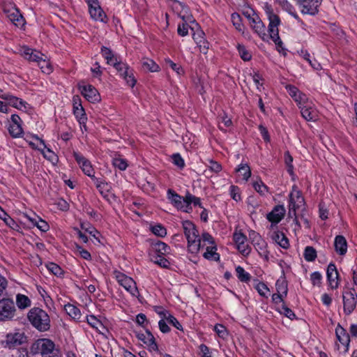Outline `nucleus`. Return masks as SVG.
<instances>
[{"mask_svg": "<svg viewBox=\"0 0 357 357\" xmlns=\"http://www.w3.org/2000/svg\"><path fill=\"white\" fill-rule=\"evenodd\" d=\"M263 9L268 20V32L266 33V28L260 17L253 13L252 15H246L245 16L249 20L252 29L256 32L263 40H267L270 38L277 46L278 50L282 52L283 54H286L287 49L284 48L283 43L279 36L278 26L280 24V19L279 16L274 13L273 9L271 4L265 3Z\"/></svg>", "mask_w": 357, "mask_h": 357, "instance_id": "1", "label": "nucleus"}, {"mask_svg": "<svg viewBox=\"0 0 357 357\" xmlns=\"http://www.w3.org/2000/svg\"><path fill=\"white\" fill-rule=\"evenodd\" d=\"M167 198L169 202L178 210L190 213L192 211V206H199L203 208L200 214V218L204 222L208 220V211L204 208L201 199L189 192H187L184 197L181 196L172 189H168L167 191Z\"/></svg>", "mask_w": 357, "mask_h": 357, "instance_id": "2", "label": "nucleus"}, {"mask_svg": "<svg viewBox=\"0 0 357 357\" xmlns=\"http://www.w3.org/2000/svg\"><path fill=\"white\" fill-rule=\"evenodd\" d=\"M182 227L188 242V250L190 252L197 254L201 248H204L206 245V243H213L212 236L206 232L200 236L196 225L192 222L190 220L183 221Z\"/></svg>", "mask_w": 357, "mask_h": 357, "instance_id": "3", "label": "nucleus"}, {"mask_svg": "<svg viewBox=\"0 0 357 357\" xmlns=\"http://www.w3.org/2000/svg\"><path fill=\"white\" fill-rule=\"evenodd\" d=\"M182 227L188 242V250L190 252L197 254L201 248H204L206 245V243H213L212 236L206 232L200 236L196 225L192 222L190 220L183 221Z\"/></svg>", "mask_w": 357, "mask_h": 357, "instance_id": "4", "label": "nucleus"}, {"mask_svg": "<svg viewBox=\"0 0 357 357\" xmlns=\"http://www.w3.org/2000/svg\"><path fill=\"white\" fill-rule=\"evenodd\" d=\"M31 351L34 355L41 357H60L59 349L56 348L54 342L48 338L36 340L31 347Z\"/></svg>", "mask_w": 357, "mask_h": 357, "instance_id": "5", "label": "nucleus"}, {"mask_svg": "<svg viewBox=\"0 0 357 357\" xmlns=\"http://www.w3.org/2000/svg\"><path fill=\"white\" fill-rule=\"evenodd\" d=\"M27 317L31 324L40 332L50 330L51 321L47 312L40 308L33 307L28 312Z\"/></svg>", "mask_w": 357, "mask_h": 357, "instance_id": "6", "label": "nucleus"}, {"mask_svg": "<svg viewBox=\"0 0 357 357\" xmlns=\"http://www.w3.org/2000/svg\"><path fill=\"white\" fill-rule=\"evenodd\" d=\"M112 275L118 284L121 286L128 294H130L132 297H139L140 294L137 288V283L132 278L118 270L113 271Z\"/></svg>", "mask_w": 357, "mask_h": 357, "instance_id": "7", "label": "nucleus"}, {"mask_svg": "<svg viewBox=\"0 0 357 357\" xmlns=\"http://www.w3.org/2000/svg\"><path fill=\"white\" fill-rule=\"evenodd\" d=\"M249 238L259 256L268 261L269 259V252L267 250L268 245L266 241L259 233L254 230L249 232Z\"/></svg>", "mask_w": 357, "mask_h": 357, "instance_id": "8", "label": "nucleus"}, {"mask_svg": "<svg viewBox=\"0 0 357 357\" xmlns=\"http://www.w3.org/2000/svg\"><path fill=\"white\" fill-rule=\"evenodd\" d=\"M303 15L315 16L319 13L323 0H295Z\"/></svg>", "mask_w": 357, "mask_h": 357, "instance_id": "9", "label": "nucleus"}, {"mask_svg": "<svg viewBox=\"0 0 357 357\" xmlns=\"http://www.w3.org/2000/svg\"><path fill=\"white\" fill-rule=\"evenodd\" d=\"M343 310L346 315H350L357 305V293L354 289H347L342 291Z\"/></svg>", "mask_w": 357, "mask_h": 357, "instance_id": "10", "label": "nucleus"}, {"mask_svg": "<svg viewBox=\"0 0 357 357\" xmlns=\"http://www.w3.org/2000/svg\"><path fill=\"white\" fill-rule=\"evenodd\" d=\"M304 203L305 200L301 191L296 185H294L289 194V213L295 215L296 210L304 205Z\"/></svg>", "mask_w": 357, "mask_h": 357, "instance_id": "11", "label": "nucleus"}, {"mask_svg": "<svg viewBox=\"0 0 357 357\" xmlns=\"http://www.w3.org/2000/svg\"><path fill=\"white\" fill-rule=\"evenodd\" d=\"M26 340V337L24 333L20 331L8 333L3 340H2V345L4 348L15 349L17 347L22 344Z\"/></svg>", "mask_w": 357, "mask_h": 357, "instance_id": "12", "label": "nucleus"}, {"mask_svg": "<svg viewBox=\"0 0 357 357\" xmlns=\"http://www.w3.org/2000/svg\"><path fill=\"white\" fill-rule=\"evenodd\" d=\"M15 306L10 298L0 300V321L12 319L15 315Z\"/></svg>", "mask_w": 357, "mask_h": 357, "instance_id": "13", "label": "nucleus"}, {"mask_svg": "<svg viewBox=\"0 0 357 357\" xmlns=\"http://www.w3.org/2000/svg\"><path fill=\"white\" fill-rule=\"evenodd\" d=\"M92 181H93L99 193L105 200L111 202L112 199L115 198L114 195L111 192V185L105 179L95 176L92 178Z\"/></svg>", "mask_w": 357, "mask_h": 357, "instance_id": "14", "label": "nucleus"}, {"mask_svg": "<svg viewBox=\"0 0 357 357\" xmlns=\"http://www.w3.org/2000/svg\"><path fill=\"white\" fill-rule=\"evenodd\" d=\"M89 12L94 20L103 23L107 22V15L100 6L97 0H88Z\"/></svg>", "mask_w": 357, "mask_h": 357, "instance_id": "15", "label": "nucleus"}, {"mask_svg": "<svg viewBox=\"0 0 357 357\" xmlns=\"http://www.w3.org/2000/svg\"><path fill=\"white\" fill-rule=\"evenodd\" d=\"M302 117L307 121H316L319 117V112L314 104L309 100L299 107Z\"/></svg>", "mask_w": 357, "mask_h": 357, "instance_id": "16", "label": "nucleus"}, {"mask_svg": "<svg viewBox=\"0 0 357 357\" xmlns=\"http://www.w3.org/2000/svg\"><path fill=\"white\" fill-rule=\"evenodd\" d=\"M73 156L77 164L79 165L82 172L89 176L91 179L95 177L94 169L91 162L82 154L77 151L73 152Z\"/></svg>", "mask_w": 357, "mask_h": 357, "instance_id": "17", "label": "nucleus"}, {"mask_svg": "<svg viewBox=\"0 0 357 357\" xmlns=\"http://www.w3.org/2000/svg\"><path fill=\"white\" fill-rule=\"evenodd\" d=\"M79 89L82 95L90 102L96 103L101 100L100 95L98 90L91 84L79 85Z\"/></svg>", "mask_w": 357, "mask_h": 357, "instance_id": "18", "label": "nucleus"}, {"mask_svg": "<svg viewBox=\"0 0 357 357\" xmlns=\"http://www.w3.org/2000/svg\"><path fill=\"white\" fill-rule=\"evenodd\" d=\"M139 340L145 344L150 351H158V347L153 335L146 330L145 333H137L136 335Z\"/></svg>", "mask_w": 357, "mask_h": 357, "instance_id": "19", "label": "nucleus"}, {"mask_svg": "<svg viewBox=\"0 0 357 357\" xmlns=\"http://www.w3.org/2000/svg\"><path fill=\"white\" fill-rule=\"evenodd\" d=\"M326 278L328 286L332 289H336L340 283L339 274L335 265L330 263L326 270Z\"/></svg>", "mask_w": 357, "mask_h": 357, "instance_id": "20", "label": "nucleus"}, {"mask_svg": "<svg viewBox=\"0 0 357 357\" xmlns=\"http://www.w3.org/2000/svg\"><path fill=\"white\" fill-rule=\"evenodd\" d=\"M205 33L202 30L197 29L192 34V38L199 49L200 52L206 54L209 48V43L204 38Z\"/></svg>", "mask_w": 357, "mask_h": 357, "instance_id": "21", "label": "nucleus"}, {"mask_svg": "<svg viewBox=\"0 0 357 357\" xmlns=\"http://www.w3.org/2000/svg\"><path fill=\"white\" fill-rule=\"evenodd\" d=\"M3 10L8 19L15 25L20 26L24 24V18L15 6L10 5L5 7Z\"/></svg>", "mask_w": 357, "mask_h": 357, "instance_id": "22", "label": "nucleus"}, {"mask_svg": "<svg viewBox=\"0 0 357 357\" xmlns=\"http://www.w3.org/2000/svg\"><path fill=\"white\" fill-rule=\"evenodd\" d=\"M285 208L282 205L275 206L273 209L267 214V220L274 225L278 224L284 218Z\"/></svg>", "mask_w": 357, "mask_h": 357, "instance_id": "23", "label": "nucleus"}, {"mask_svg": "<svg viewBox=\"0 0 357 357\" xmlns=\"http://www.w3.org/2000/svg\"><path fill=\"white\" fill-rule=\"evenodd\" d=\"M21 54L24 57V59L36 63H38L40 60L44 56V55L40 52H38L28 47H23L21 50Z\"/></svg>", "mask_w": 357, "mask_h": 357, "instance_id": "24", "label": "nucleus"}, {"mask_svg": "<svg viewBox=\"0 0 357 357\" xmlns=\"http://www.w3.org/2000/svg\"><path fill=\"white\" fill-rule=\"evenodd\" d=\"M271 238L273 242L283 249H288L289 248V239L282 231L278 230L274 231L271 234Z\"/></svg>", "mask_w": 357, "mask_h": 357, "instance_id": "25", "label": "nucleus"}, {"mask_svg": "<svg viewBox=\"0 0 357 357\" xmlns=\"http://www.w3.org/2000/svg\"><path fill=\"white\" fill-rule=\"evenodd\" d=\"M100 52L108 65L113 66L115 68L121 62L117 56L107 47L102 46Z\"/></svg>", "mask_w": 357, "mask_h": 357, "instance_id": "26", "label": "nucleus"}, {"mask_svg": "<svg viewBox=\"0 0 357 357\" xmlns=\"http://www.w3.org/2000/svg\"><path fill=\"white\" fill-rule=\"evenodd\" d=\"M152 249L154 252L153 256H166L171 252L170 247L165 243L158 241L152 244Z\"/></svg>", "mask_w": 357, "mask_h": 357, "instance_id": "27", "label": "nucleus"}, {"mask_svg": "<svg viewBox=\"0 0 357 357\" xmlns=\"http://www.w3.org/2000/svg\"><path fill=\"white\" fill-rule=\"evenodd\" d=\"M334 247L335 252L340 255H344L347 252V242L344 236L338 235L335 238Z\"/></svg>", "mask_w": 357, "mask_h": 357, "instance_id": "28", "label": "nucleus"}, {"mask_svg": "<svg viewBox=\"0 0 357 357\" xmlns=\"http://www.w3.org/2000/svg\"><path fill=\"white\" fill-rule=\"evenodd\" d=\"M204 247H206V252L204 253L203 256L205 259L214 261L219 260L220 255L216 252L217 248L213 238L212 243H206V245Z\"/></svg>", "mask_w": 357, "mask_h": 357, "instance_id": "29", "label": "nucleus"}, {"mask_svg": "<svg viewBox=\"0 0 357 357\" xmlns=\"http://www.w3.org/2000/svg\"><path fill=\"white\" fill-rule=\"evenodd\" d=\"M7 101L8 105L17 109L26 111L29 108V104L26 101L11 94Z\"/></svg>", "mask_w": 357, "mask_h": 357, "instance_id": "30", "label": "nucleus"}, {"mask_svg": "<svg viewBox=\"0 0 357 357\" xmlns=\"http://www.w3.org/2000/svg\"><path fill=\"white\" fill-rule=\"evenodd\" d=\"M335 334L340 342L346 347H348L350 342V338L347 331L340 325H337L335 328Z\"/></svg>", "mask_w": 357, "mask_h": 357, "instance_id": "31", "label": "nucleus"}, {"mask_svg": "<svg viewBox=\"0 0 357 357\" xmlns=\"http://www.w3.org/2000/svg\"><path fill=\"white\" fill-rule=\"evenodd\" d=\"M25 140L33 149L40 151L42 146L43 148H46L44 140L39 138L37 135L26 136Z\"/></svg>", "mask_w": 357, "mask_h": 357, "instance_id": "32", "label": "nucleus"}, {"mask_svg": "<svg viewBox=\"0 0 357 357\" xmlns=\"http://www.w3.org/2000/svg\"><path fill=\"white\" fill-rule=\"evenodd\" d=\"M16 305L20 310H24L31 306V301L27 296L17 294L16 295Z\"/></svg>", "mask_w": 357, "mask_h": 357, "instance_id": "33", "label": "nucleus"}, {"mask_svg": "<svg viewBox=\"0 0 357 357\" xmlns=\"http://www.w3.org/2000/svg\"><path fill=\"white\" fill-rule=\"evenodd\" d=\"M66 313L73 319L78 320L81 317V312L75 305L68 303L64 305Z\"/></svg>", "mask_w": 357, "mask_h": 357, "instance_id": "34", "label": "nucleus"}, {"mask_svg": "<svg viewBox=\"0 0 357 357\" xmlns=\"http://www.w3.org/2000/svg\"><path fill=\"white\" fill-rule=\"evenodd\" d=\"M277 293L287 296L288 292V284L284 277H280L275 282Z\"/></svg>", "mask_w": 357, "mask_h": 357, "instance_id": "35", "label": "nucleus"}, {"mask_svg": "<svg viewBox=\"0 0 357 357\" xmlns=\"http://www.w3.org/2000/svg\"><path fill=\"white\" fill-rule=\"evenodd\" d=\"M172 1V6L173 9L177 12L179 15V16L185 20V16L181 15V13H188V8L183 3L177 1V0H170Z\"/></svg>", "mask_w": 357, "mask_h": 357, "instance_id": "36", "label": "nucleus"}, {"mask_svg": "<svg viewBox=\"0 0 357 357\" xmlns=\"http://www.w3.org/2000/svg\"><path fill=\"white\" fill-rule=\"evenodd\" d=\"M254 189L261 195L265 196L268 192V188L264 183L258 178L252 182Z\"/></svg>", "mask_w": 357, "mask_h": 357, "instance_id": "37", "label": "nucleus"}, {"mask_svg": "<svg viewBox=\"0 0 357 357\" xmlns=\"http://www.w3.org/2000/svg\"><path fill=\"white\" fill-rule=\"evenodd\" d=\"M303 257L308 262L314 261L317 257V251L312 246H307L304 250Z\"/></svg>", "mask_w": 357, "mask_h": 357, "instance_id": "38", "label": "nucleus"}, {"mask_svg": "<svg viewBox=\"0 0 357 357\" xmlns=\"http://www.w3.org/2000/svg\"><path fill=\"white\" fill-rule=\"evenodd\" d=\"M236 276L238 278V279L241 281V282H248L250 281V274L245 271V269L241 266H238L236 267Z\"/></svg>", "mask_w": 357, "mask_h": 357, "instance_id": "39", "label": "nucleus"}, {"mask_svg": "<svg viewBox=\"0 0 357 357\" xmlns=\"http://www.w3.org/2000/svg\"><path fill=\"white\" fill-rule=\"evenodd\" d=\"M45 266L51 273L57 277H61L63 275V269L55 263L48 262L45 264Z\"/></svg>", "mask_w": 357, "mask_h": 357, "instance_id": "40", "label": "nucleus"}, {"mask_svg": "<svg viewBox=\"0 0 357 357\" xmlns=\"http://www.w3.org/2000/svg\"><path fill=\"white\" fill-rule=\"evenodd\" d=\"M142 66L151 72H158L160 70V66L153 59L149 58L142 61Z\"/></svg>", "mask_w": 357, "mask_h": 357, "instance_id": "41", "label": "nucleus"}, {"mask_svg": "<svg viewBox=\"0 0 357 357\" xmlns=\"http://www.w3.org/2000/svg\"><path fill=\"white\" fill-rule=\"evenodd\" d=\"M237 171L242 175L243 179L245 181H248L252 174L250 167L248 164L241 163L238 165Z\"/></svg>", "mask_w": 357, "mask_h": 357, "instance_id": "42", "label": "nucleus"}, {"mask_svg": "<svg viewBox=\"0 0 357 357\" xmlns=\"http://www.w3.org/2000/svg\"><path fill=\"white\" fill-rule=\"evenodd\" d=\"M10 135L14 138H18L22 136L23 129L21 124H10L8 127Z\"/></svg>", "mask_w": 357, "mask_h": 357, "instance_id": "43", "label": "nucleus"}, {"mask_svg": "<svg viewBox=\"0 0 357 357\" xmlns=\"http://www.w3.org/2000/svg\"><path fill=\"white\" fill-rule=\"evenodd\" d=\"M73 111V114L79 124H84V123H86L87 116L83 107H80V108H77Z\"/></svg>", "mask_w": 357, "mask_h": 357, "instance_id": "44", "label": "nucleus"}, {"mask_svg": "<svg viewBox=\"0 0 357 357\" xmlns=\"http://www.w3.org/2000/svg\"><path fill=\"white\" fill-rule=\"evenodd\" d=\"M87 323L96 331L100 332V329L103 328V324L102 322L98 319L94 315H89L86 317Z\"/></svg>", "mask_w": 357, "mask_h": 357, "instance_id": "45", "label": "nucleus"}, {"mask_svg": "<svg viewBox=\"0 0 357 357\" xmlns=\"http://www.w3.org/2000/svg\"><path fill=\"white\" fill-rule=\"evenodd\" d=\"M115 69L119 73L120 75L125 79L127 75H128L132 69L130 68V66L126 63L121 61L119 64L115 67Z\"/></svg>", "mask_w": 357, "mask_h": 357, "instance_id": "46", "label": "nucleus"}, {"mask_svg": "<svg viewBox=\"0 0 357 357\" xmlns=\"http://www.w3.org/2000/svg\"><path fill=\"white\" fill-rule=\"evenodd\" d=\"M40 153L43 155L45 158L50 160L52 162H57L58 158L56 155L54 153V151H52L49 148H43L41 147V149L40 150Z\"/></svg>", "mask_w": 357, "mask_h": 357, "instance_id": "47", "label": "nucleus"}, {"mask_svg": "<svg viewBox=\"0 0 357 357\" xmlns=\"http://www.w3.org/2000/svg\"><path fill=\"white\" fill-rule=\"evenodd\" d=\"M231 20L233 25L239 32H243V25L241 22V17L239 14L234 13L231 15Z\"/></svg>", "mask_w": 357, "mask_h": 357, "instance_id": "48", "label": "nucleus"}, {"mask_svg": "<svg viewBox=\"0 0 357 357\" xmlns=\"http://www.w3.org/2000/svg\"><path fill=\"white\" fill-rule=\"evenodd\" d=\"M0 218L3 220V222L10 227V228H14L15 226L17 225L15 220L11 218L6 211L0 206Z\"/></svg>", "mask_w": 357, "mask_h": 357, "instance_id": "49", "label": "nucleus"}, {"mask_svg": "<svg viewBox=\"0 0 357 357\" xmlns=\"http://www.w3.org/2000/svg\"><path fill=\"white\" fill-rule=\"evenodd\" d=\"M38 64L43 73L50 74L52 72V66L50 61L47 60L46 59L43 57L38 63Z\"/></svg>", "mask_w": 357, "mask_h": 357, "instance_id": "50", "label": "nucleus"}, {"mask_svg": "<svg viewBox=\"0 0 357 357\" xmlns=\"http://www.w3.org/2000/svg\"><path fill=\"white\" fill-rule=\"evenodd\" d=\"M165 62L166 65L169 66L174 71L177 73V75H181L184 73L183 68L179 64L173 62L169 58H165Z\"/></svg>", "mask_w": 357, "mask_h": 357, "instance_id": "51", "label": "nucleus"}, {"mask_svg": "<svg viewBox=\"0 0 357 357\" xmlns=\"http://www.w3.org/2000/svg\"><path fill=\"white\" fill-rule=\"evenodd\" d=\"M237 50L241 58L245 61H250L252 58L251 54L246 50L245 47L243 45L238 44Z\"/></svg>", "mask_w": 357, "mask_h": 357, "instance_id": "52", "label": "nucleus"}, {"mask_svg": "<svg viewBox=\"0 0 357 357\" xmlns=\"http://www.w3.org/2000/svg\"><path fill=\"white\" fill-rule=\"evenodd\" d=\"M322 275L319 271H314L310 274V281L313 286L320 287L322 283Z\"/></svg>", "mask_w": 357, "mask_h": 357, "instance_id": "53", "label": "nucleus"}, {"mask_svg": "<svg viewBox=\"0 0 357 357\" xmlns=\"http://www.w3.org/2000/svg\"><path fill=\"white\" fill-rule=\"evenodd\" d=\"M153 261L162 268H168L170 262L165 257V256H153Z\"/></svg>", "mask_w": 357, "mask_h": 357, "instance_id": "54", "label": "nucleus"}, {"mask_svg": "<svg viewBox=\"0 0 357 357\" xmlns=\"http://www.w3.org/2000/svg\"><path fill=\"white\" fill-rule=\"evenodd\" d=\"M151 230L155 236L159 237H165L167 235V229L160 224L152 226Z\"/></svg>", "mask_w": 357, "mask_h": 357, "instance_id": "55", "label": "nucleus"}, {"mask_svg": "<svg viewBox=\"0 0 357 357\" xmlns=\"http://www.w3.org/2000/svg\"><path fill=\"white\" fill-rule=\"evenodd\" d=\"M255 288L261 296L267 298V294L270 290L265 283L259 282L255 286Z\"/></svg>", "mask_w": 357, "mask_h": 357, "instance_id": "56", "label": "nucleus"}, {"mask_svg": "<svg viewBox=\"0 0 357 357\" xmlns=\"http://www.w3.org/2000/svg\"><path fill=\"white\" fill-rule=\"evenodd\" d=\"M292 98L296 102L298 108L300 107V106H303L310 100L307 96L301 91L298 93V94H296V96Z\"/></svg>", "mask_w": 357, "mask_h": 357, "instance_id": "57", "label": "nucleus"}, {"mask_svg": "<svg viewBox=\"0 0 357 357\" xmlns=\"http://www.w3.org/2000/svg\"><path fill=\"white\" fill-rule=\"evenodd\" d=\"M279 312L280 314H283L287 317L289 318L290 319H294L296 318V314L294 312L289 308L285 304H282L281 307L279 309Z\"/></svg>", "mask_w": 357, "mask_h": 357, "instance_id": "58", "label": "nucleus"}, {"mask_svg": "<svg viewBox=\"0 0 357 357\" xmlns=\"http://www.w3.org/2000/svg\"><path fill=\"white\" fill-rule=\"evenodd\" d=\"M113 165L115 167L123 171L126 169L128 167V163L126 160L121 158H116L113 160Z\"/></svg>", "mask_w": 357, "mask_h": 357, "instance_id": "59", "label": "nucleus"}, {"mask_svg": "<svg viewBox=\"0 0 357 357\" xmlns=\"http://www.w3.org/2000/svg\"><path fill=\"white\" fill-rule=\"evenodd\" d=\"M229 193H230L231 197L236 202H238V201L241 200L240 189L238 186L231 185L229 188Z\"/></svg>", "mask_w": 357, "mask_h": 357, "instance_id": "60", "label": "nucleus"}, {"mask_svg": "<svg viewBox=\"0 0 357 357\" xmlns=\"http://www.w3.org/2000/svg\"><path fill=\"white\" fill-rule=\"evenodd\" d=\"M233 240L237 245L245 243L247 241V237L241 231H235L233 234Z\"/></svg>", "mask_w": 357, "mask_h": 357, "instance_id": "61", "label": "nucleus"}, {"mask_svg": "<svg viewBox=\"0 0 357 357\" xmlns=\"http://www.w3.org/2000/svg\"><path fill=\"white\" fill-rule=\"evenodd\" d=\"M172 158L173 164L179 167L180 169H183L185 167L184 160L179 153L174 154Z\"/></svg>", "mask_w": 357, "mask_h": 357, "instance_id": "62", "label": "nucleus"}, {"mask_svg": "<svg viewBox=\"0 0 357 357\" xmlns=\"http://www.w3.org/2000/svg\"><path fill=\"white\" fill-rule=\"evenodd\" d=\"M166 320L168 321L169 324L174 326L176 329H178L179 331L183 330V326L180 324V322L177 320V319L176 317H174L171 314H168V316H167Z\"/></svg>", "mask_w": 357, "mask_h": 357, "instance_id": "63", "label": "nucleus"}, {"mask_svg": "<svg viewBox=\"0 0 357 357\" xmlns=\"http://www.w3.org/2000/svg\"><path fill=\"white\" fill-rule=\"evenodd\" d=\"M237 250L243 256H248L251 252V248L245 243L236 245Z\"/></svg>", "mask_w": 357, "mask_h": 357, "instance_id": "64", "label": "nucleus"}]
</instances>
